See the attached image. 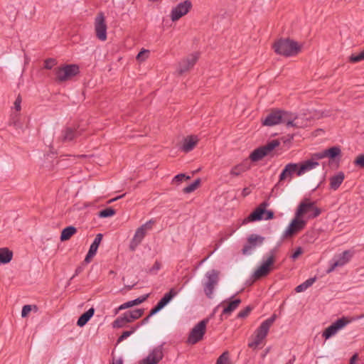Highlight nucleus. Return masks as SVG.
Here are the masks:
<instances>
[{"label":"nucleus","instance_id":"obj_30","mask_svg":"<svg viewBox=\"0 0 364 364\" xmlns=\"http://www.w3.org/2000/svg\"><path fill=\"white\" fill-rule=\"evenodd\" d=\"M178 292V291H176L175 289H171L168 292L164 294V296L161 299L158 304L164 308L166 304H168L171 301V299L173 297H175L177 295Z\"/></svg>","mask_w":364,"mask_h":364},{"label":"nucleus","instance_id":"obj_44","mask_svg":"<svg viewBox=\"0 0 364 364\" xmlns=\"http://www.w3.org/2000/svg\"><path fill=\"white\" fill-rule=\"evenodd\" d=\"M324 158H326L325 150H323V151H321V152L314 153L311 155V159L314 161H317L318 160H320V159H322Z\"/></svg>","mask_w":364,"mask_h":364},{"label":"nucleus","instance_id":"obj_10","mask_svg":"<svg viewBox=\"0 0 364 364\" xmlns=\"http://www.w3.org/2000/svg\"><path fill=\"white\" fill-rule=\"evenodd\" d=\"M205 278L206 281L203 283L204 292L208 298L212 299L214 289L219 281V272L215 269L208 271Z\"/></svg>","mask_w":364,"mask_h":364},{"label":"nucleus","instance_id":"obj_36","mask_svg":"<svg viewBox=\"0 0 364 364\" xmlns=\"http://www.w3.org/2000/svg\"><path fill=\"white\" fill-rule=\"evenodd\" d=\"M215 364H232L228 351L223 352L217 359Z\"/></svg>","mask_w":364,"mask_h":364},{"label":"nucleus","instance_id":"obj_21","mask_svg":"<svg viewBox=\"0 0 364 364\" xmlns=\"http://www.w3.org/2000/svg\"><path fill=\"white\" fill-rule=\"evenodd\" d=\"M80 135V131L77 128L67 127L61 132L59 139L63 142L71 141Z\"/></svg>","mask_w":364,"mask_h":364},{"label":"nucleus","instance_id":"obj_4","mask_svg":"<svg viewBox=\"0 0 364 364\" xmlns=\"http://www.w3.org/2000/svg\"><path fill=\"white\" fill-rule=\"evenodd\" d=\"M275 319L276 315L274 314L261 323L255 331L254 340L248 344L250 348H256L262 343L263 340L267 336L269 328L272 326Z\"/></svg>","mask_w":364,"mask_h":364},{"label":"nucleus","instance_id":"obj_57","mask_svg":"<svg viewBox=\"0 0 364 364\" xmlns=\"http://www.w3.org/2000/svg\"><path fill=\"white\" fill-rule=\"evenodd\" d=\"M95 255L93 254V253H91L90 254V252L88 251L85 258V262H87V263H89L91 260V259L95 256Z\"/></svg>","mask_w":364,"mask_h":364},{"label":"nucleus","instance_id":"obj_27","mask_svg":"<svg viewBox=\"0 0 364 364\" xmlns=\"http://www.w3.org/2000/svg\"><path fill=\"white\" fill-rule=\"evenodd\" d=\"M225 301L221 304V305L224 306V309L223 310V314L224 315H230L232 311H234L240 304L241 300L240 299H236L230 302H229L226 306H225Z\"/></svg>","mask_w":364,"mask_h":364},{"label":"nucleus","instance_id":"obj_61","mask_svg":"<svg viewBox=\"0 0 364 364\" xmlns=\"http://www.w3.org/2000/svg\"><path fill=\"white\" fill-rule=\"evenodd\" d=\"M123 196H124V195H122V196H118V197H117V198H114V199L110 200H109V202L115 201V200H117V199H119V198H122Z\"/></svg>","mask_w":364,"mask_h":364},{"label":"nucleus","instance_id":"obj_3","mask_svg":"<svg viewBox=\"0 0 364 364\" xmlns=\"http://www.w3.org/2000/svg\"><path fill=\"white\" fill-rule=\"evenodd\" d=\"M277 250L272 249L266 255V258L262 261L261 265L254 272L255 279L266 277L274 269V264L276 260Z\"/></svg>","mask_w":364,"mask_h":364},{"label":"nucleus","instance_id":"obj_64","mask_svg":"<svg viewBox=\"0 0 364 364\" xmlns=\"http://www.w3.org/2000/svg\"><path fill=\"white\" fill-rule=\"evenodd\" d=\"M78 272H80V269L76 270V274H77Z\"/></svg>","mask_w":364,"mask_h":364},{"label":"nucleus","instance_id":"obj_38","mask_svg":"<svg viewBox=\"0 0 364 364\" xmlns=\"http://www.w3.org/2000/svg\"><path fill=\"white\" fill-rule=\"evenodd\" d=\"M139 327V325H136V326H132L131 328L130 331H125L122 333V334L118 338L117 343H121L126 338H127L129 336H130L132 333H134L136 329Z\"/></svg>","mask_w":364,"mask_h":364},{"label":"nucleus","instance_id":"obj_33","mask_svg":"<svg viewBox=\"0 0 364 364\" xmlns=\"http://www.w3.org/2000/svg\"><path fill=\"white\" fill-rule=\"evenodd\" d=\"M326 157L330 159H334L338 156H341V150L339 146H332L329 149H325Z\"/></svg>","mask_w":364,"mask_h":364},{"label":"nucleus","instance_id":"obj_15","mask_svg":"<svg viewBox=\"0 0 364 364\" xmlns=\"http://www.w3.org/2000/svg\"><path fill=\"white\" fill-rule=\"evenodd\" d=\"M352 257L353 253L350 250H346L341 254L335 256L330 262V267L327 269L326 272H332L336 268L344 266L350 260Z\"/></svg>","mask_w":364,"mask_h":364},{"label":"nucleus","instance_id":"obj_42","mask_svg":"<svg viewBox=\"0 0 364 364\" xmlns=\"http://www.w3.org/2000/svg\"><path fill=\"white\" fill-rule=\"evenodd\" d=\"M364 60V50L359 54H352L350 56L349 60L351 63H358Z\"/></svg>","mask_w":364,"mask_h":364},{"label":"nucleus","instance_id":"obj_46","mask_svg":"<svg viewBox=\"0 0 364 364\" xmlns=\"http://www.w3.org/2000/svg\"><path fill=\"white\" fill-rule=\"evenodd\" d=\"M354 164L360 168H364V154L358 156L354 161Z\"/></svg>","mask_w":364,"mask_h":364},{"label":"nucleus","instance_id":"obj_63","mask_svg":"<svg viewBox=\"0 0 364 364\" xmlns=\"http://www.w3.org/2000/svg\"><path fill=\"white\" fill-rule=\"evenodd\" d=\"M243 191H244L245 193H247L246 188H244Z\"/></svg>","mask_w":364,"mask_h":364},{"label":"nucleus","instance_id":"obj_29","mask_svg":"<svg viewBox=\"0 0 364 364\" xmlns=\"http://www.w3.org/2000/svg\"><path fill=\"white\" fill-rule=\"evenodd\" d=\"M94 314L95 309L90 308L80 316L77 321V325L80 327L85 326L88 322V321L92 317Z\"/></svg>","mask_w":364,"mask_h":364},{"label":"nucleus","instance_id":"obj_56","mask_svg":"<svg viewBox=\"0 0 364 364\" xmlns=\"http://www.w3.org/2000/svg\"><path fill=\"white\" fill-rule=\"evenodd\" d=\"M301 254H302V249L301 247H298L295 250V252L292 254L291 257L293 259H296Z\"/></svg>","mask_w":364,"mask_h":364},{"label":"nucleus","instance_id":"obj_58","mask_svg":"<svg viewBox=\"0 0 364 364\" xmlns=\"http://www.w3.org/2000/svg\"><path fill=\"white\" fill-rule=\"evenodd\" d=\"M358 358V354H354L350 359V363L349 364H354Z\"/></svg>","mask_w":364,"mask_h":364},{"label":"nucleus","instance_id":"obj_16","mask_svg":"<svg viewBox=\"0 0 364 364\" xmlns=\"http://www.w3.org/2000/svg\"><path fill=\"white\" fill-rule=\"evenodd\" d=\"M164 358L162 345L154 348L139 364H158Z\"/></svg>","mask_w":364,"mask_h":364},{"label":"nucleus","instance_id":"obj_59","mask_svg":"<svg viewBox=\"0 0 364 364\" xmlns=\"http://www.w3.org/2000/svg\"><path fill=\"white\" fill-rule=\"evenodd\" d=\"M149 318H150V316H146V318H144L141 321V323H140V324H138V325L140 326H141V325H144V324L148 322V321H149Z\"/></svg>","mask_w":364,"mask_h":364},{"label":"nucleus","instance_id":"obj_51","mask_svg":"<svg viewBox=\"0 0 364 364\" xmlns=\"http://www.w3.org/2000/svg\"><path fill=\"white\" fill-rule=\"evenodd\" d=\"M31 305H25L23 306L22 308V311H21V316L22 317H26L28 316V314L31 312Z\"/></svg>","mask_w":364,"mask_h":364},{"label":"nucleus","instance_id":"obj_52","mask_svg":"<svg viewBox=\"0 0 364 364\" xmlns=\"http://www.w3.org/2000/svg\"><path fill=\"white\" fill-rule=\"evenodd\" d=\"M21 97L18 95L14 102V108L17 112H19L21 109Z\"/></svg>","mask_w":364,"mask_h":364},{"label":"nucleus","instance_id":"obj_7","mask_svg":"<svg viewBox=\"0 0 364 364\" xmlns=\"http://www.w3.org/2000/svg\"><path fill=\"white\" fill-rule=\"evenodd\" d=\"M144 314V310L137 309L132 311H128L120 316L117 317L112 323L113 328H122L127 323L133 322L140 318Z\"/></svg>","mask_w":364,"mask_h":364},{"label":"nucleus","instance_id":"obj_50","mask_svg":"<svg viewBox=\"0 0 364 364\" xmlns=\"http://www.w3.org/2000/svg\"><path fill=\"white\" fill-rule=\"evenodd\" d=\"M161 263L158 261H156L153 267L149 269V272L151 274H156L161 269Z\"/></svg>","mask_w":364,"mask_h":364},{"label":"nucleus","instance_id":"obj_18","mask_svg":"<svg viewBox=\"0 0 364 364\" xmlns=\"http://www.w3.org/2000/svg\"><path fill=\"white\" fill-rule=\"evenodd\" d=\"M264 241V237L256 234L250 235L247 238V244L242 248L244 255H250L257 247L261 245Z\"/></svg>","mask_w":364,"mask_h":364},{"label":"nucleus","instance_id":"obj_53","mask_svg":"<svg viewBox=\"0 0 364 364\" xmlns=\"http://www.w3.org/2000/svg\"><path fill=\"white\" fill-rule=\"evenodd\" d=\"M163 307L159 305V304H157L151 311H150V313L149 314V316L151 317V316L154 315L155 314H156L157 312H159L161 309H162Z\"/></svg>","mask_w":364,"mask_h":364},{"label":"nucleus","instance_id":"obj_20","mask_svg":"<svg viewBox=\"0 0 364 364\" xmlns=\"http://www.w3.org/2000/svg\"><path fill=\"white\" fill-rule=\"evenodd\" d=\"M268 205L267 202H262L247 218L244 219L243 224L264 219L263 215Z\"/></svg>","mask_w":364,"mask_h":364},{"label":"nucleus","instance_id":"obj_9","mask_svg":"<svg viewBox=\"0 0 364 364\" xmlns=\"http://www.w3.org/2000/svg\"><path fill=\"white\" fill-rule=\"evenodd\" d=\"M79 73V67L76 65H66L54 69L56 80L65 82L70 80Z\"/></svg>","mask_w":364,"mask_h":364},{"label":"nucleus","instance_id":"obj_6","mask_svg":"<svg viewBox=\"0 0 364 364\" xmlns=\"http://www.w3.org/2000/svg\"><path fill=\"white\" fill-rule=\"evenodd\" d=\"M154 223L155 221L151 219L136 230L134 235L129 244V249L132 251H134L141 244L148 232L152 230Z\"/></svg>","mask_w":364,"mask_h":364},{"label":"nucleus","instance_id":"obj_45","mask_svg":"<svg viewBox=\"0 0 364 364\" xmlns=\"http://www.w3.org/2000/svg\"><path fill=\"white\" fill-rule=\"evenodd\" d=\"M251 311H252V308L250 306H247L245 309L241 310L238 313L237 318H244L247 317L250 314Z\"/></svg>","mask_w":364,"mask_h":364},{"label":"nucleus","instance_id":"obj_41","mask_svg":"<svg viewBox=\"0 0 364 364\" xmlns=\"http://www.w3.org/2000/svg\"><path fill=\"white\" fill-rule=\"evenodd\" d=\"M191 177L189 176H186L184 173H179L173 177L172 179L171 183L174 184H178L181 183L183 180H189Z\"/></svg>","mask_w":364,"mask_h":364},{"label":"nucleus","instance_id":"obj_62","mask_svg":"<svg viewBox=\"0 0 364 364\" xmlns=\"http://www.w3.org/2000/svg\"><path fill=\"white\" fill-rule=\"evenodd\" d=\"M243 191H244L245 193H247L246 188H244Z\"/></svg>","mask_w":364,"mask_h":364},{"label":"nucleus","instance_id":"obj_24","mask_svg":"<svg viewBox=\"0 0 364 364\" xmlns=\"http://www.w3.org/2000/svg\"><path fill=\"white\" fill-rule=\"evenodd\" d=\"M318 162L314 161L311 159H310L304 161V163L299 164V169L298 171L297 176H302L305 173L316 168L317 166H318Z\"/></svg>","mask_w":364,"mask_h":364},{"label":"nucleus","instance_id":"obj_17","mask_svg":"<svg viewBox=\"0 0 364 364\" xmlns=\"http://www.w3.org/2000/svg\"><path fill=\"white\" fill-rule=\"evenodd\" d=\"M199 55L197 53H192L183 59L179 63L177 72L179 75H182L186 72L190 70L196 63L198 60Z\"/></svg>","mask_w":364,"mask_h":364},{"label":"nucleus","instance_id":"obj_23","mask_svg":"<svg viewBox=\"0 0 364 364\" xmlns=\"http://www.w3.org/2000/svg\"><path fill=\"white\" fill-rule=\"evenodd\" d=\"M251 168L249 159L244 160L242 163L233 166L230 170V175L238 176L242 173L248 171Z\"/></svg>","mask_w":364,"mask_h":364},{"label":"nucleus","instance_id":"obj_48","mask_svg":"<svg viewBox=\"0 0 364 364\" xmlns=\"http://www.w3.org/2000/svg\"><path fill=\"white\" fill-rule=\"evenodd\" d=\"M148 297H149V294L141 296L134 300H132V303L133 306L139 305V304H141L142 302H144V301H146Z\"/></svg>","mask_w":364,"mask_h":364},{"label":"nucleus","instance_id":"obj_32","mask_svg":"<svg viewBox=\"0 0 364 364\" xmlns=\"http://www.w3.org/2000/svg\"><path fill=\"white\" fill-rule=\"evenodd\" d=\"M266 152L264 151L262 147L255 149L250 155V159L252 161H258L266 156Z\"/></svg>","mask_w":364,"mask_h":364},{"label":"nucleus","instance_id":"obj_12","mask_svg":"<svg viewBox=\"0 0 364 364\" xmlns=\"http://www.w3.org/2000/svg\"><path fill=\"white\" fill-rule=\"evenodd\" d=\"M193 4L190 0H185L172 8L170 13V18L173 22L178 21L186 16L192 9Z\"/></svg>","mask_w":364,"mask_h":364},{"label":"nucleus","instance_id":"obj_60","mask_svg":"<svg viewBox=\"0 0 364 364\" xmlns=\"http://www.w3.org/2000/svg\"><path fill=\"white\" fill-rule=\"evenodd\" d=\"M111 364H122V360L121 359H113Z\"/></svg>","mask_w":364,"mask_h":364},{"label":"nucleus","instance_id":"obj_1","mask_svg":"<svg viewBox=\"0 0 364 364\" xmlns=\"http://www.w3.org/2000/svg\"><path fill=\"white\" fill-rule=\"evenodd\" d=\"M274 52L280 55L291 57L296 55L301 50V46L289 38H281L272 46Z\"/></svg>","mask_w":364,"mask_h":364},{"label":"nucleus","instance_id":"obj_25","mask_svg":"<svg viewBox=\"0 0 364 364\" xmlns=\"http://www.w3.org/2000/svg\"><path fill=\"white\" fill-rule=\"evenodd\" d=\"M198 142V138L196 136H188L184 139L181 146V150L186 153L192 151Z\"/></svg>","mask_w":364,"mask_h":364},{"label":"nucleus","instance_id":"obj_35","mask_svg":"<svg viewBox=\"0 0 364 364\" xmlns=\"http://www.w3.org/2000/svg\"><path fill=\"white\" fill-rule=\"evenodd\" d=\"M102 234H97L93 241V242L91 244L89 252L93 254H96L97 249L99 247V245L102 241Z\"/></svg>","mask_w":364,"mask_h":364},{"label":"nucleus","instance_id":"obj_11","mask_svg":"<svg viewBox=\"0 0 364 364\" xmlns=\"http://www.w3.org/2000/svg\"><path fill=\"white\" fill-rule=\"evenodd\" d=\"M306 224L307 223L305 219L297 217V215L295 214L294 218L292 219L289 226L283 232L282 238L287 239L291 237L293 235L304 229Z\"/></svg>","mask_w":364,"mask_h":364},{"label":"nucleus","instance_id":"obj_39","mask_svg":"<svg viewBox=\"0 0 364 364\" xmlns=\"http://www.w3.org/2000/svg\"><path fill=\"white\" fill-rule=\"evenodd\" d=\"M200 183V180L199 178L196 179L193 183L183 188V193H190L193 192L199 186Z\"/></svg>","mask_w":364,"mask_h":364},{"label":"nucleus","instance_id":"obj_14","mask_svg":"<svg viewBox=\"0 0 364 364\" xmlns=\"http://www.w3.org/2000/svg\"><path fill=\"white\" fill-rule=\"evenodd\" d=\"M288 117V112L282 110H274L269 113L263 122L265 126H274L279 123L287 124V122H289Z\"/></svg>","mask_w":364,"mask_h":364},{"label":"nucleus","instance_id":"obj_22","mask_svg":"<svg viewBox=\"0 0 364 364\" xmlns=\"http://www.w3.org/2000/svg\"><path fill=\"white\" fill-rule=\"evenodd\" d=\"M299 169V164L289 163L287 164L279 175V182L288 178L290 181L294 173L297 174Z\"/></svg>","mask_w":364,"mask_h":364},{"label":"nucleus","instance_id":"obj_54","mask_svg":"<svg viewBox=\"0 0 364 364\" xmlns=\"http://www.w3.org/2000/svg\"><path fill=\"white\" fill-rule=\"evenodd\" d=\"M163 307L159 305V304H157L151 311H150V313L149 314V316L151 317V316L154 315L155 314H156L157 312H159L161 309H162Z\"/></svg>","mask_w":364,"mask_h":364},{"label":"nucleus","instance_id":"obj_26","mask_svg":"<svg viewBox=\"0 0 364 364\" xmlns=\"http://www.w3.org/2000/svg\"><path fill=\"white\" fill-rule=\"evenodd\" d=\"M345 175L343 172H339L330 178V188L334 191L337 190L343 183Z\"/></svg>","mask_w":364,"mask_h":364},{"label":"nucleus","instance_id":"obj_37","mask_svg":"<svg viewBox=\"0 0 364 364\" xmlns=\"http://www.w3.org/2000/svg\"><path fill=\"white\" fill-rule=\"evenodd\" d=\"M279 145V141L277 139L272 140L268 142L266 145L262 146L266 154L268 155L272 151Z\"/></svg>","mask_w":364,"mask_h":364},{"label":"nucleus","instance_id":"obj_2","mask_svg":"<svg viewBox=\"0 0 364 364\" xmlns=\"http://www.w3.org/2000/svg\"><path fill=\"white\" fill-rule=\"evenodd\" d=\"M321 213V209L316 206L315 202L305 198L299 203L295 214L297 217L305 219L307 223L309 220L317 218Z\"/></svg>","mask_w":364,"mask_h":364},{"label":"nucleus","instance_id":"obj_31","mask_svg":"<svg viewBox=\"0 0 364 364\" xmlns=\"http://www.w3.org/2000/svg\"><path fill=\"white\" fill-rule=\"evenodd\" d=\"M77 232V229L73 226H68L64 228L60 235V240L66 241L68 240L73 235Z\"/></svg>","mask_w":364,"mask_h":364},{"label":"nucleus","instance_id":"obj_13","mask_svg":"<svg viewBox=\"0 0 364 364\" xmlns=\"http://www.w3.org/2000/svg\"><path fill=\"white\" fill-rule=\"evenodd\" d=\"M94 27L97 38L101 41H105L107 38V26L105 15L102 12H100L97 14L95 18Z\"/></svg>","mask_w":364,"mask_h":364},{"label":"nucleus","instance_id":"obj_47","mask_svg":"<svg viewBox=\"0 0 364 364\" xmlns=\"http://www.w3.org/2000/svg\"><path fill=\"white\" fill-rule=\"evenodd\" d=\"M134 306L132 303V301H129L127 302H125L122 304H121L116 310H115V314H117L119 311H122V310H124V309H128V308H131Z\"/></svg>","mask_w":364,"mask_h":364},{"label":"nucleus","instance_id":"obj_28","mask_svg":"<svg viewBox=\"0 0 364 364\" xmlns=\"http://www.w3.org/2000/svg\"><path fill=\"white\" fill-rule=\"evenodd\" d=\"M13 258V252L8 247L0 248V264H8Z\"/></svg>","mask_w":364,"mask_h":364},{"label":"nucleus","instance_id":"obj_34","mask_svg":"<svg viewBox=\"0 0 364 364\" xmlns=\"http://www.w3.org/2000/svg\"><path fill=\"white\" fill-rule=\"evenodd\" d=\"M316 282V278L315 277H313V278H309V279L306 280L304 282H303L302 284L298 285L296 289H295V291L297 292V293H299V292H302V291H304L305 290H306L309 287H310L311 285H313V284Z\"/></svg>","mask_w":364,"mask_h":364},{"label":"nucleus","instance_id":"obj_40","mask_svg":"<svg viewBox=\"0 0 364 364\" xmlns=\"http://www.w3.org/2000/svg\"><path fill=\"white\" fill-rule=\"evenodd\" d=\"M115 213L116 211L112 208H107L100 211L98 216L100 218H108L113 216Z\"/></svg>","mask_w":364,"mask_h":364},{"label":"nucleus","instance_id":"obj_55","mask_svg":"<svg viewBox=\"0 0 364 364\" xmlns=\"http://www.w3.org/2000/svg\"><path fill=\"white\" fill-rule=\"evenodd\" d=\"M263 217H264V220L272 219L274 218V213L272 210H265V213L263 215Z\"/></svg>","mask_w":364,"mask_h":364},{"label":"nucleus","instance_id":"obj_43","mask_svg":"<svg viewBox=\"0 0 364 364\" xmlns=\"http://www.w3.org/2000/svg\"><path fill=\"white\" fill-rule=\"evenodd\" d=\"M149 51L148 50H141L136 55V60L139 61H144L149 56Z\"/></svg>","mask_w":364,"mask_h":364},{"label":"nucleus","instance_id":"obj_19","mask_svg":"<svg viewBox=\"0 0 364 364\" xmlns=\"http://www.w3.org/2000/svg\"><path fill=\"white\" fill-rule=\"evenodd\" d=\"M288 119L287 122V127L304 128L309 126V120L304 116H295L292 113L288 112Z\"/></svg>","mask_w":364,"mask_h":364},{"label":"nucleus","instance_id":"obj_49","mask_svg":"<svg viewBox=\"0 0 364 364\" xmlns=\"http://www.w3.org/2000/svg\"><path fill=\"white\" fill-rule=\"evenodd\" d=\"M55 64V60L53 58L46 59L44 62V68L46 69L50 70L51 69L54 65Z\"/></svg>","mask_w":364,"mask_h":364},{"label":"nucleus","instance_id":"obj_5","mask_svg":"<svg viewBox=\"0 0 364 364\" xmlns=\"http://www.w3.org/2000/svg\"><path fill=\"white\" fill-rule=\"evenodd\" d=\"M364 318V314L353 317L343 316L333 322L331 326L326 328L323 333V337L328 339L334 336L340 329L344 328L348 323Z\"/></svg>","mask_w":364,"mask_h":364},{"label":"nucleus","instance_id":"obj_8","mask_svg":"<svg viewBox=\"0 0 364 364\" xmlns=\"http://www.w3.org/2000/svg\"><path fill=\"white\" fill-rule=\"evenodd\" d=\"M208 323V319H203L198 323L191 329L187 339V343L194 345L203 340L206 332V326Z\"/></svg>","mask_w":364,"mask_h":364}]
</instances>
